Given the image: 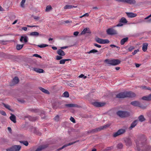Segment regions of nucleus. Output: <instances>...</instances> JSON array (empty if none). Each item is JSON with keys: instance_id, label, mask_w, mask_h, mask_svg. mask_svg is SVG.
Returning a JSON list of instances; mask_svg holds the SVG:
<instances>
[{"instance_id": "4", "label": "nucleus", "mask_w": 151, "mask_h": 151, "mask_svg": "<svg viewBox=\"0 0 151 151\" xmlns=\"http://www.w3.org/2000/svg\"><path fill=\"white\" fill-rule=\"evenodd\" d=\"M21 147L19 145H14L6 149V151H19Z\"/></svg>"}, {"instance_id": "33", "label": "nucleus", "mask_w": 151, "mask_h": 151, "mask_svg": "<svg viewBox=\"0 0 151 151\" xmlns=\"http://www.w3.org/2000/svg\"><path fill=\"white\" fill-rule=\"evenodd\" d=\"M39 89L42 92H43V93H45L47 94L49 93V92L47 90H46L43 88H42V87H40V88H39Z\"/></svg>"}, {"instance_id": "54", "label": "nucleus", "mask_w": 151, "mask_h": 151, "mask_svg": "<svg viewBox=\"0 0 151 151\" xmlns=\"http://www.w3.org/2000/svg\"><path fill=\"white\" fill-rule=\"evenodd\" d=\"M110 46L112 48L114 47H116L117 48H118V50H119L120 49V47H119L117 46H116L115 45H110Z\"/></svg>"}, {"instance_id": "15", "label": "nucleus", "mask_w": 151, "mask_h": 151, "mask_svg": "<svg viewBox=\"0 0 151 151\" xmlns=\"http://www.w3.org/2000/svg\"><path fill=\"white\" fill-rule=\"evenodd\" d=\"M126 97H133L136 96L134 93L131 91L126 92Z\"/></svg>"}, {"instance_id": "23", "label": "nucleus", "mask_w": 151, "mask_h": 151, "mask_svg": "<svg viewBox=\"0 0 151 151\" xmlns=\"http://www.w3.org/2000/svg\"><path fill=\"white\" fill-rule=\"evenodd\" d=\"M11 116L9 117L10 119L14 123L16 122V116L12 113H11Z\"/></svg>"}, {"instance_id": "46", "label": "nucleus", "mask_w": 151, "mask_h": 151, "mask_svg": "<svg viewBox=\"0 0 151 151\" xmlns=\"http://www.w3.org/2000/svg\"><path fill=\"white\" fill-rule=\"evenodd\" d=\"M48 46V45L47 44H42L40 45H38V46L40 48L45 47Z\"/></svg>"}, {"instance_id": "56", "label": "nucleus", "mask_w": 151, "mask_h": 151, "mask_svg": "<svg viewBox=\"0 0 151 151\" xmlns=\"http://www.w3.org/2000/svg\"><path fill=\"white\" fill-rule=\"evenodd\" d=\"M70 120L71 122L74 123H75L76 122V121L75 119L72 117H71L70 119Z\"/></svg>"}, {"instance_id": "2", "label": "nucleus", "mask_w": 151, "mask_h": 151, "mask_svg": "<svg viewBox=\"0 0 151 151\" xmlns=\"http://www.w3.org/2000/svg\"><path fill=\"white\" fill-rule=\"evenodd\" d=\"M116 114L121 118L127 117L130 116L129 113L126 111H119L116 112Z\"/></svg>"}, {"instance_id": "8", "label": "nucleus", "mask_w": 151, "mask_h": 151, "mask_svg": "<svg viewBox=\"0 0 151 151\" xmlns=\"http://www.w3.org/2000/svg\"><path fill=\"white\" fill-rule=\"evenodd\" d=\"M95 40L97 42L101 44L109 43L110 42L108 40H103L102 39H100L99 37H97L96 38Z\"/></svg>"}, {"instance_id": "16", "label": "nucleus", "mask_w": 151, "mask_h": 151, "mask_svg": "<svg viewBox=\"0 0 151 151\" xmlns=\"http://www.w3.org/2000/svg\"><path fill=\"white\" fill-rule=\"evenodd\" d=\"M116 97L119 98H124L126 97V92H121L116 95Z\"/></svg>"}, {"instance_id": "7", "label": "nucleus", "mask_w": 151, "mask_h": 151, "mask_svg": "<svg viewBox=\"0 0 151 151\" xmlns=\"http://www.w3.org/2000/svg\"><path fill=\"white\" fill-rule=\"evenodd\" d=\"M146 138L145 137H143L141 138L140 141L139 142V145H137L140 147H142L145 146L147 144V142H146ZM137 145L138 144L137 142H136Z\"/></svg>"}, {"instance_id": "30", "label": "nucleus", "mask_w": 151, "mask_h": 151, "mask_svg": "<svg viewBox=\"0 0 151 151\" xmlns=\"http://www.w3.org/2000/svg\"><path fill=\"white\" fill-rule=\"evenodd\" d=\"M33 70L37 73H43L44 72V70L42 69L38 68H34Z\"/></svg>"}, {"instance_id": "55", "label": "nucleus", "mask_w": 151, "mask_h": 151, "mask_svg": "<svg viewBox=\"0 0 151 151\" xmlns=\"http://www.w3.org/2000/svg\"><path fill=\"white\" fill-rule=\"evenodd\" d=\"M79 78H83V77L84 79H85V78H87L86 76H84V75L83 74H81V75H80L79 76Z\"/></svg>"}, {"instance_id": "12", "label": "nucleus", "mask_w": 151, "mask_h": 151, "mask_svg": "<svg viewBox=\"0 0 151 151\" xmlns=\"http://www.w3.org/2000/svg\"><path fill=\"white\" fill-rule=\"evenodd\" d=\"M30 129L31 131L32 132L38 135H41V133L38 130H37L36 128L32 127H30Z\"/></svg>"}, {"instance_id": "6", "label": "nucleus", "mask_w": 151, "mask_h": 151, "mask_svg": "<svg viewBox=\"0 0 151 151\" xmlns=\"http://www.w3.org/2000/svg\"><path fill=\"white\" fill-rule=\"evenodd\" d=\"M107 34L108 35H115L117 34V31L113 28L107 29L106 31Z\"/></svg>"}, {"instance_id": "9", "label": "nucleus", "mask_w": 151, "mask_h": 151, "mask_svg": "<svg viewBox=\"0 0 151 151\" xmlns=\"http://www.w3.org/2000/svg\"><path fill=\"white\" fill-rule=\"evenodd\" d=\"M63 101H58L55 102L52 105V108L54 109H56L60 107V105L62 104Z\"/></svg>"}, {"instance_id": "32", "label": "nucleus", "mask_w": 151, "mask_h": 151, "mask_svg": "<svg viewBox=\"0 0 151 151\" xmlns=\"http://www.w3.org/2000/svg\"><path fill=\"white\" fill-rule=\"evenodd\" d=\"M3 105L4 106V107H5L6 108L8 109V110L11 111L12 112H13L14 111L12 109H11L10 108V106L8 105V104H6L4 103L3 104Z\"/></svg>"}, {"instance_id": "11", "label": "nucleus", "mask_w": 151, "mask_h": 151, "mask_svg": "<svg viewBox=\"0 0 151 151\" xmlns=\"http://www.w3.org/2000/svg\"><path fill=\"white\" fill-rule=\"evenodd\" d=\"M106 103L104 102H95L93 103V105L96 107H102L105 105Z\"/></svg>"}, {"instance_id": "43", "label": "nucleus", "mask_w": 151, "mask_h": 151, "mask_svg": "<svg viewBox=\"0 0 151 151\" xmlns=\"http://www.w3.org/2000/svg\"><path fill=\"white\" fill-rule=\"evenodd\" d=\"M63 96L65 97H68L69 96V94L68 92L65 91L63 94Z\"/></svg>"}, {"instance_id": "49", "label": "nucleus", "mask_w": 151, "mask_h": 151, "mask_svg": "<svg viewBox=\"0 0 151 151\" xmlns=\"http://www.w3.org/2000/svg\"><path fill=\"white\" fill-rule=\"evenodd\" d=\"M0 114H1L3 116H5L6 115V114L5 112L2 110H0Z\"/></svg>"}, {"instance_id": "58", "label": "nucleus", "mask_w": 151, "mask_h": 151, "mask_svg": "<svg viewBox=\"0 0 151 151\" xmlns=\"http://www.w3.org/2000/svg\"><path fill=\"white\" fill-rule=\"evenodd\" d=\"M134 49V47L133 46H131L130 47L128 48V50L130 51L132 50H133Z\"/></svg>"}, {"instance_id": "37", "label": "nucleus", "mask_w": 151, "mask_h": 151, "mask_svg": "<svg viewBox=\"0 0 151 151\" xmlns=\"http://www.w3.org/2000/svg\"><path fill=\"white\" fill-rule=\"evenodd\" d=\"M139 120L141 122H142L145 120V118L142 115H141L138 117Z\"/></svg>"}, {"instance_id": "5", "label": "nucleus", "mask_w": 151, "mask_h": 151, "mask_svg": "<svg viewBox=\"0 0 151 151\" xmlns=\"http://www.w3.org/2000/svg\"><path fill=\"white\" fill-rule=\"evenodd\" d=\"M126 132V130L125 129H119L118 131L114 133L113 134V136L114 137H116L119 135H121Z\"/></svg>"}, {"instance_id": "62", "label": "nucleus", "mask_w": 151, "mask_h": 151, "mask_svg": "<svg viewBox=\"0 0 151 151\" xmlns=\"http://www.w3.org/2000/svg\"><path fill=\"white\" fill-rule=\"evenodd\" d=\"M7 42L6 41H4V40H1L0 41V43H2L4 45H5L6 44V42Z\"/></svg>"}, {"instance_id": "36", "label": "nucleus", "mask_w": 151, "mask_h": 151, "mask_svg": "<svg viewBox=\"0 0 151 151\" xmlns=\"http://www.w3.org/2000/svg\"><path fill=\"white\" fill-rule=\"evenodd\" d=\"M52 9V8L51 5H49L46 7L45 11L46 12H49Z\"/></svg>"}, {"instance_id": "61", "label": "nucleus", "mask_w": 151, "mask_h": 151, "mask_svg": "<svg viewBox=\"0 0 151 151\" xmlns=\"http://www.w3.org/2000/svg\"><path fill=\"white\" fill-rule=\"evenodd\" d=\"M123 24L122 23H120L116 25V26H114L115 27H121L123 25Z\"/></svg>"}, {"instance_id": "50", "label": "nucleus", "mask_w": 151, "mask_h": 151, "mask_svg": "<svg viewBox=\"0 0 151 151\" xmlns=\"http://www.w3.org/2000/svg\"><path fill=\"white\" fill-rule=\"evenodd\" d=\"M74 83H70V82H68L67 84H68V86H70V87H73L74 86Z\"/></svg>"}, {"instance_id": "34", "label": "nucleus", "mask_w": 151, "mask_h": 151, "mask_svg": "<svg viewBox=\"0 0 151 151\" xmlns=\"http://www.w3.org/2000/svg\"><path fill=\"white\" fill-rule=\"evenodd\" d=\"M76 6H75L71 5H66L64 7V9H70L73 8V7H76Z\"/></svg>"}, {"instance_id": "25", "label": "nucleus", "mask_w": 151, "mask_h": 151, "mask_svg": "<svg viewBox=\"0 0 151 151\" xmlns=\"http://www.w3.org/2000/svg\"><path fill=\"white\" fill-rule=\"evenodd\" d=\"M128 37H126L122 39L120 41L121 44L122 45H124L125 43L128 41Z\"/></svg>"}, {"instance_id": "48", "label": "nucleus", "mask_w": 151, "mask_h": 151, "mask_svg": "<svg viewBox=\"0 0 151 151\" xmlns=\"http://www.w3.org/2000/svg\"><path fill=\"white\" fill-rule=\"evenodd\" d=\"M55 121L58 122L59 120V116L58 115L56 116L54 119Z\"/></svg>"}, {"instance_id": "10", "label": "nucleus", "mask_w": 151, "mask_h": 151, "mask_svg": "<svg viewBox=\"0 0 151 151\" xmlns=\"http://www.w3.org/2000/svg\"><path fill=\"white\" fill-rule=\"evenodd\" d=\"M124 141L127 146H129L132 145V142L131 139L129 137L125 138L124 139Z\"/></svg>"}, {"instance_id": "63", "label": "nucleus", "mask_w": 151, "mask_h": 151, "mask_svg": "<svg viewBox=\"0 0 151 151\" xmlns=\"http://www.w3.org/2000/svg\"><path fill=\"white\" fill-rule=\"evenodd\" d=\"M94 45L96 47H99V48H100L101 47V46L100 45H98L96 43H95L94 44Z\"/></svg>"}, {"instance_id": "47", "label": "nucleus", "mask_w": 151, "mask_h": 151, "mask_svg": "<svg viewBox=\"0 0 151 151\" xmlns=\"http://www.w3.org/2000/svg\"><path fill=\"white\" fill-rule=\"evenodd\" d=\"M98 52V51L97 50L95 49H93L90 50L89 52H88V53L90 54L91 53H95Z\"/></svg>"}, {"instance_id": "17", "label": "nucleus", "mask_w": 151, "mask_h": 151, "mask_svg": "<svg viewBox=\"0 0 151 151\" xmlns=\"http://www.w3.org/2000/svg\"><path fill=\"white\" fill-rule=\"evenodd\" d=\"M65 106L69 107H75L79 108L81 107L80 106L77 104H65Z\"/></svg>"}, {"instance_id": "60", "label": "nucleus", "mask_w": 151, "mask_h": 151, "mask_svg": "<svg viewBox=\"0 0 151 151\" xmlns=\"http://www.w3.org/2000/svg\"><path fill=\"white\" fill-rule=\"evenodd\" d=\"M13 56L12 55H7V57L6 58H9L10 59H12L13 58Z\"/></svg>"}, {"instance_id": "27", "label": "nucleus", "mask_w": 151, "mask_h": 151, "mask_svg": "<svg viewBox=\"0 0 151 151\" xmlns=\"http://www.w3.org/2000/svg\"><path fill=\"white\" fill-rule=\"evenodd\" d=\"M57 53L59 55L61 56H64L65 55V52L61 49H59L57 51Z\"/></svg>"}, {"instance_id": "51", "label": "nucleus", "mask_w": 151, "mask_h": 151, "mask_svg": "<svg viewBox=\"0 0 151 151\" xmlns=\"http://www.w3.org/2000/svg\"><path fill=\"white\" fill-rule=\"evenodd\" d=\"M61 56L57 55L56 56V59L57 60H60L63 58Z\"/></svg>"}, {"instance_id": "1", "label": "nucleus", "mask_w": 151, "mask_h": 151, "mask_svg": "<svg viewBox=\"0 0 151 151\" xmlns=\"http://www.w3.org/2000/svg\"><path fill=\"white\" fill-rule=\"evenodd\" d=\"M104 62L110 65H116L119 64L121 61L119 59H112L109 60L107 59L104 60Z\"/></svg>"}, {"instance_id": "19", "label": "nucleus", "mask_w": 151, "mask_h": 151, "mask_svg": "<svg viewBox=\"0 0 151 151\" xmlns=\"http://www.w3.org/2000/svg\"><path fill=\"white\" fill-rule=\"evenodd\" d=\"M19 81V80L17 77H15L13 79L12 82V84L11 85V86H13L18 83Z\"/></svg>"}, {"instance_id": "35", "label": "nucleus", "mask_w": 151, "mask_h": 151, "mask_svg": "<svg viewBox=\"0 0 151 151\" xmlns=\"http://www.w3.org/2000/svg\"><path fill=\"white\" fill-rule=\"evenodd\" d=\"M30 35L32 36H38L39 35V33L37 32H31Z\"/></svg>"}, {"instance_id": "3", "label": "nucleus", "mask_w": 151, "mask_h": 151, "mask_svg": "<svg viewBox=\"0 0 151 151\" xmlns=\"http://www.w3.org/2000/svg\"><path fill=\"white\" fill-rule=\"evenodd\" d=\"M130 104L134 106H138L143 109H146L147 106V105H143L139 101H132L131 102Z\"/></svg>"}, {"instance_id": "14", "label": "nucleus", "mask_w": 151, "mask_h": 151, "mask_svg": "<svg viewBox=\"0 0 151 151\" xmlns=\"http://www.w3.org/2000/svg\"><path fill=\"white\" fill-rule=\"evenodd\" d=\"M126 14L127 17L130 18H132L136 17L137 14L136 13H134L133 12H126Z\"/></svg>"}, {"instance_id": "44", "label": "nucleus", "mask_w": 151, "mask_h": 151, "mask_svg": "<svg viewBox=\"0 0 151 151\" xmlns=\"http://www.w3.org/2000/svg\"><path fill=\"white\" fill-rule=\"evenodd\" d=\"M26 0H22L20 3V6L24 8V4Z\"/></svg>"}, {"instance_id": "20", "label": "nucleus", "mask_w": 151, "mask_h": 151, "mask_svg": "<svg viewBox=\"0 0 151 151\" xmlns=\"http://www.w3.org/2000/svg\"><path fill=\"white\" fill-rule=\"evenodd\" d=\"M91 33V32L89 29L88 28H86L83 29V30L81 32V34L82 35L86 33L90 34Z\"/></svg>"}, {"instance_id": "26", "label": "nucleus", "mask_w": 151, "mask_h": 151, "mask_svg": "<svg viewBox=\"0 0 151 151\" xmlns=\"http://www.w3.org/2000/svg\"><path fill=\"white\" fill-rule=\"evenodd\" d=\"M142 49L144 52H145L147 50L148 44L147 43H144L143 44Z\"/></svg>"}, {"instance_id": "18", "label": "nucleus", "mask_w": 151, "mask_h": 151, "mask_svg": "<svg viewBox=\"0 0 151 151\" xmlns=\"http://www.w3.org/2000/svg\"><path fill=\"white\" fill-rule=\"evenodd\" d=\"M100 131L99 127L91 130H89L87 132V133L88 134L94 133Z\"/></svg>"}, {"instance_id": "24", "label": "nucleus", "mask_w": 151, "mask_h": 151, "mask_svg": "<svg viewBox=\"0 0 151 151\" xmlns=\"http://www.w3.org/2000/svg\"><path fill=\"white\" fill-rule=\"evenodd\" d=\"M28 37L27 36H22L20 39V41L21 42H22L23 40L24 42L26 43L28 42Z\"/></svg>"}, {"instance_id": "38", "label": "nucleus", "mask_w": 151, "mask_h": 151, "mask_svg": "<svg viewBox=\"0 0 151 151\" xmlns=\"http://www.w3.org/2000/svg\"><path fill=\"white\" fill-rule=\"evenodd\" d=\"M71 59H62L60 60V64H64L65 63V62L66 61H68L69 60H70Z\"/></svg>"}, {"instance_id": "28", "label": "nucleus", "mask_w": 151, "mask_h": 151, "mask_svg": "<svg viewBox=\"0 0 151 151\" xmlns=\"http://www.w3.org/2000/svg\"><path fill=\"white\" fill-rule=\"evenodd\" d=\"M151 147L148 145H146L145 147L142 150V151H150Z\"/></svg>"}, {"instance_id": "13", "label": "nucleus", "mask_w": 151, "mask_h": 151, "mask_svg": "<svg viewBox=\"0 0 151 151\" xmlns=\"http://www.w3.org/2000/svg\"><path fill=\"white\" fill-rule=\"evenodd\" d=\"M78 141H79V140H77V141H75V142H72L69 143L68 144L65 145H63V146L61 147L58 149L57 150L59 151V150H61L63 149L64 148H65L68 146H70V145H71L73 144H74Z\"/></svg>"}, {"instance_id": "59", "label": "nucleus", "mask_w": 151, "mask_h": 151, "mask_svg": "<svg viewBox=\"0 0 151 151\" xmlns=\"http://www.w3.org/2000/svg\"><path fill=\"white\" fill-rule=\"evenodd\" d=\"M139 51V50L137 49V50H135L133 52H132V54L133 55H135L137 52Z\"/></svg>"}, {"instance_id": "45", "label": "nucleus", "mask_w": 151, "mask_h": 151, "mask_svg": "<svg viewBox=\"0 0 151 151\" xmlns=\"http://www.w3.org/2000/svg\"><path fill=\"white\" fill-rule=\"evenodd\" d=\"M123 147V145L121 143H119L117 145V147L119 149H122Z\"/></svg>"}, {"instance_id": "31", "label": "nucleus", "mask_w": 151, "mask_h": 151, "mask_svg": "<svg viewBox=\"0 0 151 151\" xmlns=\"http://www.w3.org/2000/svg\"><path fill=\"white\" fill-rule=\"evenodd\" d=\"M127 20L124 17H122L121 18L119 21V22L122 23L124 24L127 23Z\"/></svg>"}, {"instance_id": "40", "label": "nucleus", "mask_w": 151, "mask_h": 151, "mask_svg": "<svg viewBox=\"0 0 151 151\" xmlns=\"http://www.w3.org/2000/svg\"><path fill=\"white\" fill-rule=\"evenodd\" d=\"M110 126L109 124H107L106 125H105L104 126H103L101 127H99V128L100 129V131L101 130L103 129H106L107 128V127H109Z\"/></svg>"}, {"instance_id": "29", "label": "nucleus", "mask_w": 151, "mask_h": 151, "mask_svg": "<svg viewBox=\"0 0 151 151\" xmlns=\"http://www.w3.org/2000/svg\"><path fill=\"white\" fill-rule=\"evenodd\" d=\"M137 120H135L132 122L131 125V126L129 127V129H132V128L134 127L137 124Z\"/></svg>"}, {"instance_id": "22", "label": "nucleus", "mask_w": 151, "mask_h": 151, "mask_svg": "<svg viewBox=\"0 0 151 151\" xmlns=\"http://www.w3.org/2000/svg\"><path fill=\"white\" fill-rule=\"evenodd\" d=\"M142 99L143 100L147 101H150L151 100V93L149 95L144 96L142 97Z\"/></svg>"}, {"instance_id": "21", "label": "nucleus", "mask_w": 151, "mask_h": 151, "mask_svg": "<svg viewBox=\"0 0 151 151\" xmlns=\"http://www.w3.org/2000/svg\"><path fill=\"white\" fill-rule=\"evenodd\" d=\"M48 147L47 145H41L35 151H41L42 150Z\"/></svg>"}, {"instance_id": "41", "label": "nucleus", "mask_w": 151, "mask_h": 151, "mask_svg": "<svg viewBox=\"0 0 151 151\" xmlns=\"http://www.w3.org/2000/svg\"><path fill=\"white\" fill-rule=\"evenodd\" d=\"M20 142L21 143L23 144L26 146H27L28 145V142L27 141H20Z\"/></svg>"}, {"instance_id": "53", "label": "nucleus", "mask_w": 151, "mask_h": 151, "mask_svg": "<svg viewBox=\"0 0 151 151\" xmlns=\"http://www.w3.org/2000/svg\"><path fill=\"white\" fill-rule=\"evenodd\" d=\"M89 15L88 13H86L82 16H81L80 17V18H81L83 17L86 16V17H88L89 16Z\"/></svg>"}, {"instance_id": "52", "label": "nucleus", "mask_w": 151, "mask_h": 151, "mask_svg": "<svg viewBox=\"0 0 151 151\" xmlns=\"http://www.w3.org/2000/svg\"><path fill=\"white\" fill-rule=\"evenodd\" d=\"M145 20V22L147 23H151V18H150L148 19H147Z\"/></svg>"}, {"instance_id": "39", "label": "nucleus", "mask_w": 151, "mask_h": 151, "mask_svg": "<svg viewBox=\"0 0 151 151\" xmlns=\"http://www.w3.org/2000/svg\"><path fill=\"white\" fill-rule=\"evenodd\" d=\"M24 46V44L20 45L17 44L16 45V49L17 50H20Z\"/></svg>"}, {"instance_id": "57", "label": "nucleus", "mask_w": 151, "mask_h": 151, "mask_svg": "<svg viewBox=\"0 0 151 151\" xmlns=\"http://www.w3.org/2000/svg\"><path fill=\"white\" fill-rule=\"evenodd\" d=\"M33 56H35L37 57H38L39 58H42V57L40 56V55L37 54H34L33 55Z\"/></svg>"}, {"instance_id": "42", "label": "nucleus", "mask_w": 151, "mask_h": 151, "mask_svg": "<svg viewBox=\"0 0 151 151\" xmlns=\"http://www.w3.org/2000/svg\"><path fill=\"white\" fill-rule=\"evenodd\" d=\"M25 117L28 118L31 121H35L36 119L35 118L32 117V116H27V117L26 116Z\"/></svg>"}, {"instance_id": "64", "label": "nucleus", "mask_w": 151, "mask_h": 151, "mask_svg": "<svg viewBox=\"0 0 151 151\" xmlns=\"http://www.w3.org/2000/svg\"><path fill=\"white\" fill-rule=\"evenodd\" d=\"M79 34V32L77 31L73 33V35L75 36H77Z\"/></svg>"}]
</instances>
